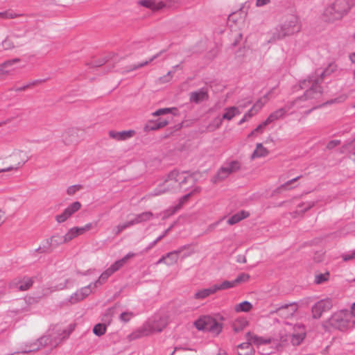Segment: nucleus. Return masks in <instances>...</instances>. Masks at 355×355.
<instances>
[{
    "instance_id": "obj_48",
    "label": "nucleus",
    "mask_w": 355,
    "mask_h": 355,
    "mask_svg": "<svg viewBox=\"0 0 355 355\" xmlns=\"http://www.w3.org/2000/svg\"><path fill=\"white\" fill-rule=\"evenodd\" d=\"M134 317V313L132 311H125L121 313L119 319L123 322H129Z\"/></svg>"
},
{
    "instance_id": "obj_33",
    "label": "nucleus",
    "mask_w": 355,
    "mask_h": 355,
    "mask_svg": "<svg viewBox=\"0 0 355 355\" xmlns=\"http://www.w3.org/2000/svg\"><path fill=\"white\" fill-rule=\"evenodd\" d=\"M212 295L209 287L198 290L193 295V299L196 300H202Z\"/></svg>"
},
{
    "instance_id": "obj_18",
    "label": "nucleus",
    "mask_w": 355,
    "mask_h": 355,
    "mask_svg": "<svg viewBox=\"0 0 355 355\" xmlns=\"http://www.w3.org/2000/svg\"><path fill=\"white\" fill-rule=\"evenodd\" d=\"M20 62V59L14 58L5 61L0 65V74H10L16 71L19 67L17 66Z\"/></svg>"
},
{
    "instance_id": "obj_54",
    "label": "nucleus",
    "mask_w": 355,
    "mask_h": 355,
    "mask_svg": "<svg viewBox=\"0 0 355 355\" xmlns=\"http://www.w3.org/2000/svg\"><path fill=\"white\" fill-rule=\"evenodd\" d=\"M249 279H250L249 275H245V274H242V275H239V277H236L234 281H232V282H234V286H236L238 284L241 283V282H246V281H248Z\"/></svg>"
},
{
    "instance_id": "obj_42",
    "label": "nucleus",
    "mask_w": 355,
    "mask_h": 355,
    "mask_svg": "<svg viewBox=\"0 0 355 355\" xmlns=\"http://www.w3.org/2000/svg\"><path fill=\"white\" fill-rule=\"evenodd\" d=\"M106 332V326L104 324L98 323L93 328V333L98 336H101Z\"/></svg>"
},
{
    "instance_id": "obj_9",
    "label": "nucleus",
    "mask_w": 355,
    "mask_h": 355,
    "mask_svg": "<svg viewBox=\"0 0 355 355\" xmlns=\"http://www.w3.org/2000/svg\"><path fill=\"white\" fill-rule=\"evenodd\" d=\"M196 327L199 330L208 331L211 333L218 335L223 329L221 323L209 317H205L198 320L195 322Z\"/></svg>"
},
{
    "instance_id": "obj_13",
    "label": "nucleus",
    "mask_w": 355,
    "mask_h": 355,
    "mask_svg": "<svg viewBox=\"0 0 355 355\" xmlns=\"http://www.w3.org/2000/svg\"><path fill=\"white\" fill-rule=\"evenodd\" d=\"M331 306V301L328 299L317 302L313 306L311 309L313 318L315 319L320 318L322 316V313L329 310Z\"/></svg>"
},
{
    "instance_id": "obj_12",
    "label": "nucleus",
    "mask_w": 355,
    "mask_h": 355,
    "mask_svg": "<svg viewBox=\"0 0 355 355\" xmlns=\"http://www.w3.org/2000/svg\"><path fill=\"white\" fill-rule=\"evenodd\" d=\"M33 284V279L32 277L24 276L22 277H17L14 279L10 283V287L15 288L21 291L28 290Z\"/></svg>"
},
{
    "instance_id": "obj_27",
    "label": "nucleus",
    "mask_w": 355,
    "mask_h": 355,
    "mask_svg": "<svg viewBox=\"0 0 355 355\" xmlns=\"http://www.w3.org/2000/svg\"><path fill=\"white\" fill-rule=\"evenodd\" d=\"M272 90L269 91L264 96L258 99L256 103L253 105L252 107L255 111L259 112L261 108L270 100L272 96Z\"/></svg>"
},
{
    "instance_id": "obj_51",
    "label": "nucleus",
    "mask_w": 355,
    "mask_h": 355,
    "mask_svg": "<svg viewBox=\"0 0 355 355\" xmlns=\"http://www.w3.org/2000/svg\"><path fill=\"white\" fill-rule=\"evenodd\" d=\"M82 189V186L80 184H75L70 186L67 189V193L69 196H72L75 194L77 191Z\"/></svg>"
},
{
    "instance_id": "obj_22",
    "label": "nucleus",
    "mask_w": 355,
    "mask_h": 355,
    "mask_svg": "<svg viewBox=\"0 0 355 355\" xmlns=\"http://www.w3.org/2000/svg\"><path fill=\"white\" fill-rule=\"evenodd\" d=\"M154 214L150 211H144L140 214H135L133 218L131 219L132 224L133 225H138L140 223L148 222L153 220Z\"/></svg>"
},
{
    "instance_id": "obj_34",
    "label": "nucleus",
    "mask_w": 355,
    "mask_h": 355,
    "mask_svg": "<svg viewBox=\"0 0 355 355\" xmlns=\"http://www.w3.org/2000/svg\"><path fill=\"white\" fill-rule=\"evenodd\" d=\"M12 156L19 157L20 159V160L17 163V165H19V166H23L28 160V153L24 150H15L12 153Z\"/></svg>"
},
{
    "instance_id": "obj_31",
    "label": "nucleus",
    "mask_w": 355,
    "mask_h": 355,
    "mask_svg": "<svg viewBox=\"0 0 355 355\" xmlns=\"http://www.w3.org/2000/svg\"><path fill=\"white\" fill-rule=\"evenodd\" d=\"M269 151L263 146L262 144L259 143L256 146V148L252 154L251 158L263 157L268 155Z\"/></svg>"
},
{
    "instance_id": "obj_38",
    "label": "nucleus",
    "mask_w": 355,
    "mask_h": 355,
    "mask_svg": "<svg viewBox=\"0 0 355 355\" xmlns=\"http://www.w3.org/2000/svg\"><path fill=\"white\" fill-rule=\"evenodd\" d=\"M21 16L20 14H17L12 10H8L3 12H0V19H15Z\"/></svg>"
},
{
    "instance_id": "obj_26",
    "label": "nucleus",
    "mask_w": 355,
    "mask_h": 355,
    "mask_svg": "<svg viewBox=\"0 0 355 355\" xmlns=\"http://www.w3.org/2000/svg\"><path fill=\"white\" fill-rule=\"evenodd\" d=\"M152 327H154V333L161 332L168 324V318L166 316H161L153 321H150Z\"/></svg>"
},
{
    "instance_id": "obj_15",
    "label": "nucleus",
    "mask_w": 355,
    "mask_h": 355,
    "mask_svg": "<svg viewBox=\"0 0 355 355\" xmlns=\"http://www.w3.org/2000/svg\"><path fill=\"white\" fill-rule=\"evenodd\" d=\"M153 328L150 321L146 322L141 327L133 331L129 336V338L130 340H137L144 336H148L154 334Z\"/></svg>"
},
{
    "instance_id": "obj_2",
    "label": "nucleus",
    "mask_w": 355,
    "mask_h": 355,
    "mask_svg": "<svg viewBox=\"0 0 355 355\" xmlns=\"http://www.w3.org/2000/svg\"><path fill=\"white\" fill-rule=\"evenodd\" d=\"M193 177L187 172H179L173 171L166 177L164 182L159 184L148 196L153 197L160 196L166 193L175 192L180 189H186L187 183H193Z\"/></svg>"
},
{
    "instance_id": "obj_29",
    "label": "nucleus",
    "mask_w": 355,
    "mask_h": 355,
    "mask_svg": "<svg viewBox=\"0 0 355 355\" xmlns=\"http://www.w3.org/2000/svg\"><path fill=\"white\" fill-rule=\"evenodd\" d=\"M249 213L245 211H241L233 216H232L228 220L227 223L230 225H234L241 220L245 219L249 216Z\"/></svg>"
},
{
    "instance_id": "obj_60",
    "label": "nucleus",
    "mask_w": 355,
    "mask_h": 355,
    "mask_svg": "<svg viewBox=\"0 0 355 355\" xmlns=\"http://www.w3.org/2000/svg\"><path fill=\"white\" fill-rule=\"evenodd\" d=\"M270 0H257L256 1V6L257 7H262L270 3Z\"/></svg>"
},
{
    "instance_id": "obj_17",
    "label": "nucleus",
    "mask_w": 355,
    "mask_h": 355,
    "mask_svg": "<svg viewBox=\"0 0 355 355\" xmlns=\"http://www.w3.org/2000/svg\"><path fill=\"white\" fill-rule=\"evenodd\" d=\"M189 245H182L178 249L164 254L166 261V266H170L177 263L179 259V254L184 250L189 249Z\"/></svg>"
},
{
    "instance_id": "obj_16",
    "label": "nucleus",
    "mask_w": 355,
    "mask_h": 355,
    "mask_svg": "<svg viewBox=\"0 0 355 355\" xmlns=\"http://www.w3.org/2000/svg\"><path fill=\"white\" fill-rule=\"evenodd\" d=\"M241 112L239 108L234 106L227 107L225 109V112L223 114L221 119H216L214 122H216V128H218L221 124L223 119L230 121L236 115L240 114Z\"/></svg>"
},
{
    "instance_id": "obj_28",
    "label": "nucleus",
    "mask_w": 355,
    "mask_h": 355,
    "mask_svg": "<svg viewBox=\"0 0 355 355\" xmlns=\"http://www.w3.org/2000/svg\"><path fill=\"white\" fill-rule=\"evenodd\" d=\"M73 329L71 327L69 329H62L60 327H55L54 328H53L51 330L53 332V334H54V335H55L57 338H60V342H61L63 339L69 337V334L71 333Z\"/></svg>"
},
{
    "instance_id": "obj_40",
    "label": "nucleus",
    "mask_w": 355,
    "mask_h": 355,
    "mask_svg": "<svg viewBox=\"0 0 355 355\" xmlns=\"http://www.w3.org/2000/svg\"><path fill=\"white\" fill-rule=\"evenodd\" d=\"M329 275H329V272H326L324 273L317 274L315 276L314 282L317 284H322V283L328 281V279L329 278Z\"/></svg>"
},
{
    "instance_id": "obj_49",
    "label": "nucleus",
    "mask_w": 355,
    "mask_h": 355,
    "mask_svg": "<svg viewBox=\"0 0 355 355\" xmlns=\"http://www.w3.org/2000/svg\"><path fill=\"white\" fill-rule=\"evenodd\" d=\"M173 76V71H168L166 75L158 78L157 83L159 84L166 83L171 81Z\"/></svg>"
},
{
    "instance_id": "obj_7",
    "label": "nucleus",
    "mask_w": 355,
    "mask_h": 355,
    "mask_svg": "<svg viewBox=\"0 0 355 355\" xmlns=\"http://www.w3.org/2000/svg\"><path fill=\"white\" fill-rule=\"evenodd\" d=\"M331 326L341 331L347 330L355 325L352 315L347 310H340L334 313L326 322L325 326Z\"/></svg>"
},
{
    "instance_id": "obj_44",
    "label": "nucleus",
    "mask_w": 355,
    "mask_h": 355,
    "mask_svg": "<svg viewBox=\"0 0 355 355\" xmlns=\"http://www.w3.org/2000/svg\"><path fill=\"white\" fill-rule=\"evenodd\" d=\"M200 191V189L199 187L195 188L191 193L182 196L179 201V205L175 207V209H180L182 205L189 198L191 194L195 193H199Z\"/></svg>"
},
{
    "instance_id": "obj_4",
    "label": "nucleus",
    "mask_w": 355,
    "mask_h": 355,
    "mask_svg": "<svg viewBox=\"0 0 355 355\" xmlns=\"http://www.w3.org/2000/svg\"><path fill=\"white\" fill-rule=\"evenodd\" d=\"M310 107H311V108L306 112L307 114L310 113L311 110L318 107L319 105H315L313 103H310L307 98H306V94L304 93L302 96L296 98L295 101L288 102L283 107L271 112L266 120L267 122L270 124L276 121L283 119L288 114V112L294 107L300 109Z\"/></svg>"
},
{
    "instance_id": "obj_37",
    "label": "nucleus",
    "mask_w": 355,
    "mask_h": 355,
    "mask_svg": "<svg viewBox=\"0 0 355 355\" xmlns=\"http://www.w3.org/2000/svg\"><path fill=\"white\" fill-rule=\"evenodd\" d=\"M270 123L267 122V120L266 119L264 121H263L261 123H260L254 130H253L249 135L248 137L256 136L258 134H261L263 132L266 127L269 125Z\"/></svg>"
},
{
    "instance_id": "obj_6",
    "label": "nucleus",
    "mask_w": 355,
    "mask_h": 355,
    "mask_svg": "<svg viewBox=\"0 0 355 355\" xmlns=\"http://www.w3.org/2000/svg\"><path fill=\"white\" fill-rule=\"evenodd\" d=\"M284 325V329L286 334L284 336H282L280 340L284 342L287 341L289 338L293 345H300L306 336L304 325L300 323L293 325L288 322H285Z\"/></svg>"
},
{
    "instance_id": "obj_21",
    "label": "nucleus",
    "mask_w": 355,
    "mask_h": 355,
    "mask_svg": "<svg viewBox=\"0 0 355 355\" xmlns=\"http://www.w3.org/2000/svg\"><path fill=\"white\" fill-rule=\"evenodd\" d=\"M297 310L296 304H286L279 307L277 312L283 318H288L293 316Z\"/></svg>"
},
{
    "instance_id": "obj_8",
    "label": "nucleus",
    "mask_w": 355,
    "mask_h": 355,
    "mask_svg": "<svg viewBox=\"0 0 355 355\" xmlns=\"http://www.w3.org/2000/svg\"><path fill=\"white\" fill-rule=\"evenodd\" d=\"M60 343V338H57L55 335L53 334L50 329L48 334L40 339L35 343H32L29 345L28 349H25L22 351L23 353H28L38 350L41 347L49 346L51 347H55Z\"/></svg>"
},
{
    "instance_id": "obj_43",
    "label": "nucleus",
    "mask_w": 355,
    "mask_h": 355,
    "mask_svg": "<svg viewBox=\"0 0 355 355\" xmlns=\"http://www.w3.org/2000/svg\"><path fill=\"white\" fill-rule=\"evenodd\" d=\"M177 108L176 107H170V108H161L155 112L152 113V115L153 116H158L160 115L167 114L169 113H173V112H176Z\"/></svg>"
},
{
    "instance_id": "obj_41",
    "label": "nucleus",
    "mask_w": 355,
    "mask_h": 355,
    "mask_svg": "<svg viewBox=\"0 0 355 355\" xmlns=\"http://www.w3.org/2000/svg\"><path fill=\"white\" fill-rule=\"evenodd\" d=\"M96 286H94V283L90 284L89 285L81 288L79 291L80 292V296L83 297L85 299L86 297H87L90 293L92 292V288H96Z\"/></svg>"
},
{
    "instance_id": "obj_25",
    "label": "nucleus",
    "mask_w": 355,
    "mask_h": 355,
    "mask_svg": "<svg viewBox=\"0 0 355 355\" xmlns=\"http://www.w3.org/2000/svg\"><path fill=\"white\" fill-rule=\"evenodd\" d=\"M168 121L162 119H159L157 121H149L148 123L145 125L144 130L146 132L157 130L165 127L168 125Z\"/></svg>"
},
{
    "instance_id": "obj_45",
    "label": "nucleus",
    "mask_w": 355,
    "mask_h": 355,
    "mask_svg": "<svg viewBox=\"0 0 355 355\" xmlns=\"http://www.w3.org/2000/svg\"><path fill=\"white\" fill-rule=\"evenodd\" d=\"M76 236H78L77 230L75 227H72L64 236V242L67 243Z\"/></svg>"
},
{
    "instance_id": "obj_58",
    "label": "nucleus",
    "mask_w": 355,
    "mask_h": 355,
    "mask_svg": "<svg viewBox=\"0 0 355 355\" xmlns=\"http://www.w3.org/2000/svg\"><path fill=\"white\" fill-rule=\"evenodd\" d=\"M340 144V140H331L327 144V148L331 150L334 148L336 146H338Z\"/></svg>"
},
{
    "instance_id": "obj_64",
    "label": "nucleus",
    "mask_w": 355,
    "mask_h": 355,
    "mask_svg": "<svg viewBox=\"0 0 355 355\" xmlns=\"http://www.w3.org/2000/svg\"><path fill=\"white\" fill-rule=\"evenodd\" d=\"M258 112L254 110V108L252 107L250 110H248L245 114L247 115L250 116V117H252L255 114H257Z\"/></svg>"
},
{
    "instance_id": "obj_14",
    "label": "nucleus",
    "mask_w": 355,
    "mask_h": 355,
    "mask_svg": "<svg viewBox=\"0 0 355 355\" xmlns=\"http://www.w3.org/2000/svg\"><path fill=\"white\" fill-rule=\"evenodd\" d=\"M81 208V204L76 201L69 205L62 214L55 216V220L58 223H61L66 221L74 213L78 211Z\"/></svg>"
},
{
    "instance_id": "obj_35",
    "label": "nucleus",
    "mask_w": 355,
    "mask_h": 355,
    "mask_svg": "<svg viewBox=\"0 0 355 355\" xmlns=\"http://www.w3.org/2000/svg\"><path fill=\"white\" fill-rule=\"evenodd\" d=\"M252 304L248 301L242 302L234 306V311L239 312H249L252 309Z\"/></svg>"
},
{
    "instance_id": "obj_57",
    "label": "nucleus",
    "mask_w": 355,
    "mask_h": 355,
    "mask_svg": "<svg viewBox=\"0 0 355 355\" xmlns=\"http://www.w3.org/2000/svg\"><path fill=\"white\" fill-rule=\"evenodd\" d=\"M301 176H297L291 180H288L286 182H285L284 184H282L280 188L282 189H288V186L292 184L293 182L297 181V180H299Z\"/></svg>"
},
{
    "instance_id": "obj_63",
    "label": "nucleus",
    "mask_w": 355,
    "mask_h": 355,
    "mask_svg": "<svg viewBox=\"0 0 355 355\" xmlns=\"http://www.w3.org/2000/svg\"><path fill=\"white\" fill-rule=\"evenodd\" d=\"M20 166H19V165H17L16 166H10V167H8V168H2V169H0V173H3V172H7V171H12V170H17L19 168Z\"/></svg>"
},
{
    "instance_id": "obj_52",
    "label": "nucleus",
    "mask_w": 355,
    "mask_h": 355,
    "mask_svg": "<svg viewBox=\"0 0 355 355\" xmlns=\"http://www.w3.org/2000/svg\"><path fill=\"white\" fill-rule=\"evenodd\" d=\"M341 257L344 261H348L350 260L355 259V250L344 253L341 255Z\"/></svg>"
},
{
    "instance_id": "obj_19",
    "label": "nucleus",
    "mask_w": 355,
    "mask_h": 355,
    "mask_svg": "<svg viewBox=\"0 0 355 355\" xmlns=\"http://www.w3.org/2000/svg\"><path fill=\"white\" fill-rule=\"evenodd\" d=\"M121 268L116 263H113L107 270H105L94 283V286L103 284L112 274L118 271Z\"/></svg>"
},
{
    "instance_id": "obj_36",
    "label": "nucleus",
    "mask_w": 355,
    "mask_h": 355,
    "mask_svg": "<svg viewBox=\"0 0 355 355\" xmlns=\"http://www.w3.org/2000/svg\"><path fill=\"white\" fill-rule=\"evenodd\" d=\"M133 226L132 224L131 220L129 221H127L125 223H123L121 224H119L116 225L114 229V232L115 235L120 234L123 230H126L127 228H129L130 227Z\"/></svg>"
},
{
    "instance_id": "obj_23",
    "label": "nucleus",
    "mask_w": 355,
    "mask_h": 355,
    "mask_svg": "<svg viewBox=\"0 0 355 355\" xmlns=\"http://www.w3.org/2000/svg\"><path fill=\"white\" fill-rule=\"evenodd\" d=\"M246 339L248 341H249V343H250L251 345L254 344L257 347L261 345L269 344L271 342L270 338L260 337L250 332H248L246 334Z\"/></svg>"
},
{
    "instance_id": "obj_62",
    "label": "nucleus",
    "mask_w": 355,
    "mask_h": 355,
    "mask_svg": "<svg viewBox=\"0 0 355 355\" xmlns=\"http://www.w3.org/2000/svg\"><path fill=\"white\" fill-rule=\"evenodd\" d=\"M159 241H157V239H156L155 241H153V242L150 243L148 246L146 248V249L144 250V252H148L149 251L150 249H152Z\"/></svg>"
},
{
    "instance_id": "obj_3",
    "label": "nucleus",
    "mask_w": 355,
    "mask_h": 355,
    "mask_svg": "<svg viewBox=\"0 0 355 355\" xmlns=\"http://www.w3.org/2000/svg\"><path fill=\"white\" fill-rule=\"evenodd\" d=\"M301 25L299 19L294 15H289L269 33L268 43H275L286 37L293 35L300 31Z\"/></svg>"
},
{
    "instance_id": "obj_30",
    "label": "nucleus",
    "mask_w": 355,
    "mask_h": 355,
    "mask_svg": "<svg viewBox=\"0 0 355 355\" xmlns=\"http://www.w3.org/2000/svg\"><path fill=\"white\" fill-rule=\"evenodd\" d=\"M239 355H254V352L249 341L240 344L238 346Z\"/></svg>"
},
{
    "instance_id": "obj_20",
    "label": "nucleus",
    "mask_w": 355,
    "mask_h": 355,
    "mask_svg": "<svg viewBox=\"0 0 355 355\" xmlns=\"http://www.w3.org/2000/svg\"><path fill=\"white\" fill-rule=\"evenodd\" d=\"M135 135V131L133 130H123L121 132H116L111 130L109 132V136L112 139L116 141H125L130 138H132Z\"/></svg>"
},
{
    "instance_id": "obj_11",
    "label": "nucleus",
    "mask_w": 355,
    "mask_h": 355,
    "mask_svg": "<svg viewBox=\"0 0 355 355\" xmlns=\"http://www.w3.org/2000/svg\"><path fill=\"white\" fill-rule=\"evenodd\" d=\"M240 167V163L237 161L227 163L219 169L216 178L218 180H223L232 173L239 171Z\"/></svg>"
},
{
    "instance_id": "obj_59",
    "label": "nucleus",
    "mask_w": 355,
    "mask_h": 355,
    "mask_svg": "<svg viewBox=\"0 0 355 355\" xmlns=\"http://www.w3.org/2000/svg\"><path fill=\"white\" fill-rule=\"evenodd\" d=\"M211 291L212 295L216 293V292L221 291L220 284H215L209 287Z\"/></svg>"
},
{
    "instance_id": "obj_56",
    "label": "nucleus",
    "mask_w": 355,
    "mask_h": 355,
    "mask_svg": "<svg viewBox=\"0 0 355 355\" xmlns=\"http://www.w3.org/2000/svg\"><path fill=\"white\" fill-rule=\"evenodd\" d=\"M234 284L232 281H224L222 283H220L221 291L234 288Z\"/></svg>"
},
{
    "instance_id": "obj_46",
    "label": "nucleus",
    "mask_w": 355,
    "mask_h": 355,
    "mask_svg": "<svg viewBox=\"0 0 355 355\" xmlns=\"http://www.w3.org/2000/svg\"><path fill=\"white\" fill-rule=\"evenodd\" d=\"M135 256H136L135 253H134V252H128L122 259L116 261V263L121 268L127 263V261L130 259L134 257Z\"/></svg>"
},
{
    "instance_id": "obj_55",
    "label": "nucleus",
    "mask_w": 355,
    "mask_h": 355,
    "mask_svg": "<svg viewBox=\"0 0 355 355\" xmlns=\"http://www.w3.org/2000/svg\"><path fill=\"white\" fill-rule=\"evenodd\" d=\"M313 206H314L313 202H302L299 205V207H302V209L301 210L302 214L309 210Z\"/></svg>"
},
{
    "instance_id": "obj_61",
    "label": "nucleus",
    "mask_w": 355,
    "mask_h": 355,
    "mask_svg": "<svg viewBox=\"0 0 355 355\" xmlns=\"http://www.w3.org/2000/svg\"><path fill=\"white\" fill-rule=\"evenodd\" d=\"M172 227H173L172 225L171 227H169L160 236H159L157 238V241H160L163 238H164L168 234V232L171 231V230L172 229Z\"/></svg>"
},
{
    "instance_id": "obj_24",
    "label": "nucleus",
    "mask_w": 355,
    "mask_h": 355,
    "mask_svg": "<svg viewBox=\"0 0 355 355\" xmlns=\"http://www.w3.org/2000/svg\"><path fill=\"white\" fill-rule=\"evenodd\" d=\"M208 98L207 92L205 89L202 88L198 91L191 92L190 94L191 102L198 103L202 102Z\"/></svg>"
},
{
    "instance_id": "obj_5",
    "label": "nucleus",
    "mask_w": 355,
    "mask_h": 355,
    "mask_svg": "<svg viewBox=\"0 0 355 355\" xmlns=\"http://www.w3.org/2000/svg\"><path fill=\"white\" fill-rule=\"evenodd\" d=\"M355 5V0H334L323 11V17L328 21L341 19Z\"/></svg>"
},
{
    "instance_id": "obj_10",
    "label": "nucleus",
    "mask_w": 355,
    "mask_h": 355,
    "mask_svg": "<svg viewBox=\"0 0 355 355\" xmlns=\"http://www.w3.org/2000/svg\"><path fill=\"white\" fill-rule=\"evenodd\" d=\"M178 0H166L165 1H157L153 0H141L139 3L152 10H159L164 8H171L175 6Z\"/></svg>"
},
{
    "instance_id": "obj_47",
    "label": "nucleus",
    "mask_w": 355,
    "mask_h": 355,
    "mask_svg": "<svg viewBox=\"0 0 355 355\" xmlns=\"http://www.w3.org/2000/svg\"><path fill=\"white\" fill-rule=\"evenodd\" d=\"M135 256H136L135 253H134V252H128L122 259L116 261V263L121 268L127 263V261L130 259L134 257Z\"/></svg>"
},
{
    "instance_id": "obj_50",
    "label": "nucleus",
    "mask_w": 355,
    "mask_h": 355,
    "mask_svg": "<svg viewBox=\"0 0 355 355\" xmlns=\"http://www.w3.org/2000/svg\"><path fill=\"white\" fill-rule=\"evenodd\" d=\"M83 300V297L80 296L79 291H77L76 293L72 294L69 297V302L71 304H76Z\"/></svg>"
},
{
    "instance_id": "obj_53",
    "label": "nucleus",
    "mask_w": 355,
    "mask_h": 355,
    "mask_svg": "<svg viewBox=\"0 0 355 355\" xmlns=\"http://www.w3.org/2000/svg\"><path fill=\"white\" fill-rule=\"evenodd\" d=\"M3 48L5 50L12 49L15 47L14 42L11 39L6 37L2 42Z\"/></svg>"
},
{
    "instance_id": "obj_1",
    "label": "nucleus",
    "mask_w": 355,
    "mask_h": 355,
    "mask_svg": "<svg viewBox=\"0 0 355 355\" xmlns=\"http://www.w3.org/2000/svg\"><path fill=\"white\" fill-rule=\"evenodd\" d=\"M337 69V65L332 62L325 69H317L315 72L307 78L300 82V87L304 89L306 98L310 103H313L315 105H319L320 103L322 88L320 85L324 78L330 76Z\"/></svg>"
},
{
    "instance_id": "obj_39",
    "label": "nucleus",
    "mask_w": 355,
    "mask_h": 355,
    "mask_svg": "<svg viewBox=\"0 0 355 355\" xmlns=\"http://www.w3.org/2000/svg\"><path fill=\"white\" fill-rule=\"evenodd\" d=\"M159 56V53L153 55V57H151L149 60H147V61H145V62H141V63H139V64H134L132 66L130 67V68L129 69L127 70V71H133V70H136V69H138L139 68H141L147 64H148L149 63H150L151 62H153L155 59H156L157 57Z\"/></svg>"
},
{
    "instance_id": "obj_32",
    "label": "nucleus",
    "mask_w": 355,
    "mask_h": 355,
    "mask_svg": "<svg viewBox=\"0 0 355 355\" xmlns=\"http://www.w3.org/2000/svg\"><path fill=\"white\" fill-rule=\"evenodd\" d=\"M248 325V321L245 318H239L232 323V329L235 332L241 331Z\"/></svg>"
}]
</instances>
